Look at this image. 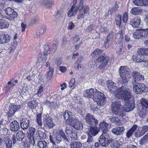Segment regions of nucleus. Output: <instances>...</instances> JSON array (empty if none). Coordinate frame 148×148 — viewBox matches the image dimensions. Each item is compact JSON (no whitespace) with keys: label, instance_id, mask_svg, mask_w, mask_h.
I'll use <instances>...</instances> for the list:
<instances>
[{"label":"nucleus","instance_id":"60","mask_svg":"<svg viewBox=\"0 0 148 148\" xmlns=\"http://www.w3.org/2000/svg\"><path fill=\"white\" fill-rule=\"evenodd\" d=\"M139 85L138 88H140V90L141 92V93L144 92L146 89V86L143 84H139Z\"/></svg>","mask_w":148,"mask_h":148},{"label":"nucleus","instance_id":"11","mask_svg":"<svg viewBox=\"0 0 148 148\" xmlns=\"http://www.w3.org/2000/svg\"><path fill=\"white\" fill-rule=\"evenodd\" d=\"M114 84H115L111 80H109L108 81H107V85L108 90L114 93L116 97V92L118 90L120 89L123 86H127L125 85H124V84H122V86L115 90L116 89V86H115Z\"/></svg>","mask_w":148,"mask_h":148},{"label":"nucleus","instance_id":"35","mask_svg":"<svg viewBox=\"0 0 148 148\" xmlns=\"http://www.w3.org/2000/svg\"><path fill=\"white\" fill-rule=\"evenodd\" d=\"M139 143L142 145H145L148 143V133L140 140Z\"/></svg>","mask_w":148,"mask_h":148},{"label":"nucleus","instance_id":"3","mask_svg":"<svg viewBox=\"0 0 148 148\" xmlns=\"http://www.w3.org/2000/svg\"><path fill=\"white\" fill-rule=\"evenodd\" d=\"M85 97L91 98L100 106H103L106 102V97L103 93L99 91L96 89L91 88L86 90L84 93Z\"/></svg>","mask_w":148,"mask_h":148},{"label":"nucleus","instance_id":"47","mask_svg":"<svg viewBox=\"0 0 148 148\" xmlns=\"http://www.w3.org/2000/svg\"><path fill=\"white\" fill-rule=\"evenodd\" d=\"M123 43H117L116 46V51L118 54L120 53L122 51L123 47Z\"/></svg>","mask_w":148,"mask_h":148},{"label":"nucleus","instance_id":"57","mask_svg":"<svg viewBox=\"0 0 148 148\" xmlns=\"http://www.w3.org/2000/svg\"><path fill=\"white\" fill-rule=\"evenodd\" d=\"M88 66L90 68H92L94 66H96V62L94 59H92L91 60L89 61L88 64Z\"/></svg>","mask_w":148,"mask_h":148},{"label":"nucleus","instance_id":"48","mask_svg":"<svg viewBox=\"0 0 148 148\" xmlns=\"http://www.w3.org/2000/svg\"><path fill=\"white\" fill-rule=\"evenodd\" d=\"M54 3L52 1L45 0L43 1V4L47 8H49L54 5Z\"/></svg>","mask_w":148,"mask_h":148},{"label":"nucleus","instance_id":"56","mask_svg":"<svg viewBox=\"0 0 148 148\" xmlns=\"http://www.w3.org/2000/svg\"><path fill=\"white\" fill-rule=\"evenodd\" d=\"M53 72V69H51L49 72H47L46 76V77L47 80H50L51 78Z\"/></svg>","mask_w":148,"mask_h":148},{"label":"nucleus","instance_id":"51","mask_svg":"<svg viewBox=\"0 0 148 148\" xmlns=\"http://www.w3.org/2000/svg\"><path fill=\"white\" fill-rule=\"evenodd\" d=\"M133 3L135 5L138 6H142L144 5L143 0H132Z\"/></svg>","mask_w":148,"mask_h":148},{"label":"nucleus","instance_id":"8","mask_svg":"<svg viewBox=\"0 0 148 148\" xmlns=\"http://www.w3.org/2000/svg\"><path fill=\"white\" fill-rule=\"evenodd\" d=\"M109 60V58L107 56H101L98 57L96 61L100 63L99 68L100 69H103L106 67Z\"/></svg>","mask_w":148,"mask_h":148},{"label":"nucleus","instance_id":"52","mask_svg":"<svg viewBox=\"0 0 148 148\" xmlns=\"http://www.w3.org/2000/svg\"><path fill=\"white\" fill-rule=\"evenodd\" d=\"M102 50H99V49H96L95 51L91 53V56L93 57H95L97 55L100 54L102 52Z\"/></svg>","mask_w":148,"mask_h":148},{"label":"nucleus","instance_id":"49","mask_svg":"<svg viewBox=\"0 0 148 148\" xmlns=\"http://www.w3.org/2000/svg\"><path fill=\"white\" fill-rule=\"evenodd\" d=\"M29 134H30V136L32 137V139H33L34 138L35 134H36V129L32 127H31L29 128Z\"/></svg>","mask_w":148,"mask_h":148},{"label":"nucleus","instance_id":"54","mask_svg":"<svg viewBox=\"0 0 148 148\" xmlns=\"http://www.w3.org/2000/svg\"><path fill=\"white\" fill-rule=\"evenodd\" d=\"M74 130L71 127H66L65 132L68 136H69Z\"/></svg>","mask_w":148,"mask_h":148},{"label":"nucleus","instance_id":"37","mask_svg":"<svg viewBox=\"0 0 148 148\" xmlns=\"http://www.w3.org/2000/svg\"><path fill=\"white\" fill-rule=\"evenodd\" d=\"M65 14L63 10H60L57 12V14L56 15V17L57 20H60L62 19Z\"/></svg>","mask_w":148,"mask_h":148},{"label":"nucleus","instance_id":"17","mask_svg":"<svg viewBox=\"0 0 148 148\" xmlns=\"http://www.w3.org/2000/svg\"><path fill=\"white\" fill-rule=\"evenodd\" d=\"M44 51L43 52V54H39V60L40 61L42 60L43 61L45 60L47 58V55L48 54L51 53L50 51L48 50L49 49V46L47 45H45Z\"/></svg>","mask_w":148,"mask_h":148},{"label":"nucleus","instance_id":"50","mask_svg":"<svg viewBox=\"0 0 148 148\" xmlns=\"http://www.w3.org/2000/svg\"><path fill=\"white\" fill-rule=\"evenodd\" d=\"M115 20L116 25L120 26L121 22V16L120 15H116L115 17Z\"/></svg>","mask_w":148,"mask_h":148},{"label":"nucleus","instance_id":"9","mask_svg":"<svg viewBox=\"0 0 148 148\" xmlns=\"http://www.w3.org/2000/svg\"><path fill=\"white\" fill-rule=\"evenodd\" d=\"M85 120L87 123L91 125H96L98 123L97 120L89 113L86 114Z\"/></svg>","mask_w":148,"mask_h":148},{"label":"nucleus","instance_id":"15","mask_svg":"<svg viewBox=\"0 0 148 148\" xmlns=\"http://www.w3.org/2000/svg\"><path fill=\"white\" fill-rule=\"evenodd\" d=\"M132 75L134 80L132 82L133 85L137 84V82L139 81H143L144 80V76L137 72H133Z\"/></svg>","mask_w":148,"mask_h":148},{"label":"nucleus","instance_id":"16","mask_svg":"<svg viewBox=\"0 0 148 148\" xmlns=\"http://www.w3.org/2000/svg\"><path fill=\"white\" fill-rule=\"evenodd\" d=\"M43 121L49 128H52L54 125L53 120L51 118L49 117L48 114L44 116Z\"/></svg>","mask_w":148,"mask_h":148},{"label":"nucleus","instance_id":"7","mask_svg":"<svg viewBox=\"0 0 148 148\" xmlns=\"http://www.w3.org/2000/svg\"><path fill=\"white\" fill-rule=\"evenodd\" d=\"M49 140L53 144L55 143H59L62 140V139L56 130H53V132L51 133L49 136Z\"/></svg>","mask_w":148,"mask_h":148},{"label":"nucleus","instance_id":"25","mask_svg":"<svg viewBox=\"0 0 148 148\" xmlns=\"http://www.w3.org/2000/svg\"><path fill=\"white\" fill-rule=\"evenodd\" d=\"M70 125H73L74 127L77 130L82 129L83 128V125L82 123L77 119H75V121L73 123L69 124Z\"/></svg>","mask_w":148,"mask_h":148},{"label":"nucleus","instance_id":"29","mask_svg":"<svg viewBox=\"0 0 148 148\" xmlns=\"http://www.w3.org/2000/svg\"><path fill=\"white\" fill-rule=\"evenodd\" d=\"M137 127L138 126L137 125H134L126 133L127 137L129 138L131 136Z\"/></svg>","mask_w":148,"mask_h":148},{"label":"nucleus","instance_id":"27","mask_svg":"<svg viewBox=\"0 0 148 148\" xmlns=\"http://www.w3.org/2000/svg\"><path fill=\"white\" fill-rule=\"evenodd\" d=\"M109 144H110L111 148H117L119 145L118 142L116 140H111L110 139V136L108 138Z\"/></svg>","mask_w":148,"mask_h":148},{"label":"nucleus","instance_id":"4","mask_svg":"<svg viewBox=\"0 0 148 148\" xmlns=\"http://www.w3.org/2000/svg\"><path fill=\"white\" fill-rule=\"evenodd\" d=\"M110 125L105 121L101 122L99 125V129L103 131L99 140L102 147H107L109 145L108 138L110 136L108 130L110 128Z\"/></svg>","mask_w":148,"mask_h":148},{"label":"nucleus","instance_id":"13","mask_svg":"<svg viewBox=\"0 0 148 148\" xmlns=\"http://www.w3.org/2000/svg\"><path fill=\"white\" fill-rule=\"evenodd\" d=\"M5 13L8 15L10 16V20H13L16 18L18 14L12 9L8 7L4 10Z\"/></svg>","mask_w":148,"mask_h":148},{"label":"nucleus","instance_id":"59","mask_svg":"<svg viewBox=\"0 0 148 148\" xmlns=\"http://www.w3.org/2000/svg\"><path fill=\"white\" fill-rule=\"evenodd\" d=\"M58 44V43L57 42H54L53 45L52 47L51 51L50 50H49L50 48H49V49H48V50L50 51L51 52V53H54L55 51H56L57 49V45Z\"/></svg>","mask_w":148,"mask_h":148},{"label":"nucleus","instance_id":"33","mask_svg":"<svg viewBox=\"0 0 148 148\" xmlns=\"http://www.w3.org/2000/svg\"><path fill=\"white\" fill-rule=\"evenodd\" d=\"M46 27L45 26H43L39 30L36 32V34L38 37H40L46 31Z\"/></svg>","mask_w":148,"mask_h":148},{"label":"nucleus","instance_id":"41","mask_svg":"<svg viewBox=\"0 0 148 148\" xmlns=\"http://www.w3.org/2000/svg\"><path fill=\"white\" fill-rule=\"evenodd\" d=\"M143 132L140 127H139L134 133V135L136 137H140L144 135Z\"/></svg>","mask_w":148,"mask_h":148},{"label":"nucleus","instance_id":"39","mask_svg":"<svg viewBox=\"0 0 148 148\" xmlns=\"http://www.w3.org/2000/svg\"><path fill=\"white\" fill-rule=\"evenodd\" d=\"M36 119L38 125L41 127L42 125L41 114H38L36 116Z\"/></svg>","mask_w":148,"mask_h":148},{"label":"nucleus","instance_id":"63","mask_svg":"<svg viewBox=\"0 0 148 148\" xmlns=\"http://www.w3.org/2000/svg\"><path fill=\"white\" fill-rule=\"evenodd\" d=\"M128 14L127 12L125 13L123 16V22L125 23H126L128 20Z\"/></svg>","mask_w":148,"mask_h":148},{"label":"nucleus","instance_id":"34","mask_svg":"<svg viewBox=\"0 0 148 148\" xmlns=\"http://www.w3.org/2000/svg\"><path fill=\"white\" fill-rule=\"evenodd\" d=\"M38 105L37 101L36 100H33L27 103V105L29 108H31V109H33L35 108Z\"/></svg>","mask_w":148,"mask_h":148},{"label":"nucleus","instance_id":"55","mask_svg":"<svg viewBox=\"0 0 148 148\" xmlns=\"http://www.w3.org/2000/svg\"><path fill=\"white\" fill-rule=\"evenodd\" d=\"M133 88L134 91L135 93L137 94H139L141 93V92L140 91V88H138V87L139 86V84H138L137 85L134 84L133 85Z\"/></svg>","mask_w":148,"mask_h":148},{"label":"nucleus","instance_id":"23","mask_svg":"<svg viewBox=\"0 0 148 148\" xmlns=\"http://www.w3.org/2000/svg\"><path fill=\"white\" fill-rule=\"evenodd\" d=\"M140 19L139 17H136L131 20L130 24L133 27H137L140 24Z\"/></svg>","mask_w":148,"mask_h":148},{"label":"nucleus","instance_id":"5","mask_svg":"<svg viewBox=\"0 0 148 148\" xmlns=\"http://www.w3.org/2000/svg\"><path fill=\"white\" fill-rule=\"evenodd\" d=\"M119 74L121 77L119 83H123L126 86L128 81V78L130 74V69L126 66H121L119 69Z\"/></svg>","mask_w":148,"mask_h":148},{"label":"nucleus","instance_id":"18","mask_svg":"<svg viewBox=\"0 0 148 148\" xmlns=\"http://www.w3.org/2000/svg\"><path fill=\"white\" fill-rule=\"evenodd\" d=\"M141 104L138 105V112L139 115L140 117L143 118H144L147 114V109L141 106Z\"/></svg>","mask_w":148,"mask_h":148},{"label":"nucleus","instance_id":"24","mask_svg":"<svg viewBox=\"0 0 148 148\" xmlns=\"http://www.w3.org/2000/svg\"><path fill=\"white\" fill-rule=\"evenodd\" d=\"M115 38L117 40V43H123V30H120L115 36Z\"/></svg>","mask_w":148,"mask_h":148},{"label":"nucleus","instance_id":"26","mask_svg":"<svg viewBox=\"0 0 148 148\" xmlns=\"http://www.w3.org/2000/svg\"><path fill=\"white\" fill-rule=\"evenodd\" d=\"M99 131L98 128L96 127H90L88 134H92L94 136L98 134Z\"/></svg>","mask_w":148,"mask_h":148},{"label":"nucleus","instance_id":"44","mask_svg":"<svg viewBox=\"0 0 148 148\" xmlns=\"http://www.w3.org/2000/svg\"><path fill=\"white\" fill-rule=\"evenodd\" d=\"M37 144L40 148H45L47 146V143L44 140L38 141Z\"/></svg>","mask_w":148,"mask_h":148},{"label":"nucleus","instance_id":"40","mask_svg":"<svg viewBox=\"0 0 148 148\" xmlns=\"http://www.w3.org/2000/svg\"><path fill=\"white\" fill-rule=\"evenodd\" d=\"M113 36V33L112 32H110L108 34L106 39V41L105 43V47L106 48L108 42L110 41L112 39Z\"/></svg>","mask_w":148,"mask_h":148},{"label":"nucleus","instance_id":"45","mask_svg":"<svg viewBox=\"0 0 148 148\" xmlns=\"http://www.w3.org/2000/svg\"><path fill=\"white\" fill-rule=\"evenodd\" d=\"M45 86V84H40V86L38 87V91L36 94L39 97L41 96L42 92L43 90V88Z\"/></svg>","mask_w":148,"mask_h":148},{"label":"nucleus","instance_id":"28","mask_svg":"<svg viewBox=\"0 0 148 148\" xmlns=\"http://www.w3.org/2000/svg\"><path fill=\"white\" fill-rule=\"evenodd\" d=\"M45 134L41 131L40 130H37L36 131L34 138L39 139V138H45Z\"/></svg>","mask_w":148,"mask_h":148},{"label":"nucleus","instance_id":"30","mask_svg":"<svg viewBox=\"0 0 148 148\" xmlns=\"http://www.w3.org/2000/svg\"><path fill=\"white\" fill-rule=\"evenodd\" d=\"M70 145L71 148H81L82 146V144L77 141L71 142Z\"/></svg>","mask_w":148,"mask_h":148},{"label":"nucleus","instance_id":"12","mask_svg":"<svg viewBox=\"0 0 148 148\" xmlns=\"http://www.w3.org/2000/svg\"><path fill=\"white\" fill-rule=\"evenodd\" d=\"M146 29H142L138 30L134 32L132 34V36L136 39H139L142 38V37H146Z\"/></svg>","mask_w":148,"mask_h":148},{"label":"nucleus","instance_id":"38","mask_svg":"<svg viewBox=\"0 0 148 148\" xmlns=\"http://www.w3.org/2000/svg\"><path fill=\"white\" fill-rule=\"evenodd\" d=\"M9 23L6 20L3 19H0V28L7 27Z\"/></svg>","mask_w":148,"mask_h":148},{"label":"nucleus","instance_id":"31","mask_svg":"<svg viewBox=\"0 0 148 148\" xmlns=\"http://www.w3.org/2000/svg\"><path fill=\"white\" fill-rule=\"evenodd\" d=\"M140 103L138 104H141L140 106L143 107L146 109H148V100L146 99H142L140 100Z\"/></svg>","mask_w":148,"mask_h":148},{"label":"nucleus","instance_id":"14","mask_svg":"<svg viewBox=\"0 0 148 148\" xmlns=\"http://www.w3.org/2000/svg\"><path fill=\"white\" fill-rule=\"evenodd\" d=\"M21 107L20 105H16L13 104L10 105L8 108V111L7 112L8 117L12 116L15 112L19 109Z\"/></svg>","mask_w":148,"mask_h":148},{"label":"nucleus","instance_id":"19","mask_svg":"<svg viewBox=\"0 0 148 148\" xmlns=\"http://www.w3.org/2000/svg\"><path fill=\"white\" fill-rule=\"evenodd\" d=\"M125 129L123 126L117 127L112 130V132L116 135H119L122 134L125 131Z\"/></svg>","mask_w":148,"mask_h":148},{"label":"nucleus","instance_id":"22","mask_svg":"<svg viewBox=\"0 0 148 148\" xmlns=\"http://www.w3.org/2000/svg\"><path fill=\"white\" fill-rule=\"evenodd\" d=\"M10 36L8 34L2 35L0 36V44L8 43L10 40Z\"/></svg>","mask_w":148,"mask_h":148},{"label":"nucleus","instance_id":"42","mask_svg":"<svg viewBox=\"0 0 148 148\" xmlns=\"http://www.w3.org/2000/svg\"><path fill=\"white\" fill-rule=\"evenodd\" d=\"M16 136L18 138L17 139H18L19 141H21L24 138L25 134L22 131H19L16 134Z\"/></svg>","mask_w":148,"mask_h":148},{"label":"nucleus","instance_id":"2","mask_svg":"<svg viewBox=\"0 0 148 148\" xmlns=\"http://www.w3.org/2000/svg\"><path fill=\"white\" fill-rule=\"evenodd\" d=\"M83 0H80L79 3L77 0H74L71 4V6L67 15L68 16L71 17L75 15L79 9L77 19H82L84 18L85 14L89 12V8L87 5L83 6Z\"/></svg>","mask_w":148,"mask_h":148},{"label":"nucleus","instance_id":"61","mask_svg":"<svg viewBox=\"0 0 148 148\" xmlns=\"http://www.w3.org/2000/svg\"><path fill=\"white\" fill-rule=\"evenodd\" d=\"M134 61L136 62L140 63V56L137 55H134L132 56Z\"/></svg>","mask_w":148,"mask_h":148},{"label":"nucleus","instance_id":"21","mask_svg":"<svg viewBox=\"0 0 148 148\" xmlns=\"http://www.w3.org/2000/svg\"><path fill=\"white\" fill-rule=\"evenodd\" d=\"M10 124V130L11 131L16 132L19 129V123L16 121H12Z\"/></svg>","mask_w":148,"mask_h":148},{"label":"nucleus","instance_id":"53","mask_svg":"<svg viewBox=\"0 0 148 148\" xmlns=\"http://www.w3.org/2000/svg\"><path fill=\"white\" fill-rule=\"evenodd\" d=\"M17 80L15 79H13L10 82H8V84L9 88H12L15 85V84L17 82Z\"/></svg>","mask_w":148,"mask_h":148},{"label":"nucleus","instance_id":"62","mask_svg":"<svg viewBox=\"0 0 148 148\" xmlns=\"http://www.w3.org/2000/svg\"><path fill=\"white\" fill-rule=\"evenodd\" d=\"M37 78L38 79V84H45L42 76L39 74L37 77Z\"/></svg>","mask_w":148,"mask_h":148},{"label":"nucleus","instance_id":"20","mask_svg":"<svg viewBox=\"0 0 148 148\" xmlns=\"http://www.w3.org/2000/svg\"><path fill=\"white\" fill-rule=\"evenodd\" d=\"M30 121L29 118L22 119L20 121V125L23 130L27 129L29 125Z\"/></svg>","mask_w":148,"mask_h":148},{"label":"nucleus","instance_id":"1","mask_svg":"<svg viewBox=\"0 0 148 148\" xmlns=\"http://www.w3.org/2000/svg\"><path fill=\"white\" fill-rule=\"evenodd\" d=\"M116 97L121 99L123 102H125L123 106V109L126 112L132 110L135 107V105L131 101H133V98L130 90L127 86H123L120 89L118 90L115 93Z\"/></svg>","mask_w":148,"mask_h":148},{"label":"nucleus","instance_id":"46","mask_svg":"<svg viewBox=\"0 0 148 148\" xmlns=\"http://www.w3.org/2000/svg\"><path fill=\"white\" fill-rule=\"evenodd\" d=\"M88 137L87 141L85 143V145H88L92 144L93 143V140L92 136L89 134H88Z\"/></svg>","mask_w":148,"mask_h":148},{"label":"nucleus","instance_id":"36","mask_svg":"<svg viewBox=\"0 0 148 148\" xmlns=\"http://www.w3.org/2000/svg\"><path fill=\"white\" fill-rule=\"evenodd\" d=\"M140 63L142 62L145 66L148 65V58L144 56H140Z\"/></svg>","mask_w":148,"mask_h":148},{"label":"nucleus","instance_id":"32","mask_svg":"<svg viewBox=\"0 0 148 148\" xmlns=\"http://www.w3.org/2000/svg\"><path fill=\"white\" fill-rule=\"evenodd\" d=\"M142 10L138 7H134L132 9L131 13L133 15H136L140 14Z\"/></svg>","mask_w":148,"mask_h":148},{"label":"nucleus","instance_id":"43","mask_svg":"<svg viewBox=\"0 0 148 148\" xmlns=\"http://www.w3.org/2000/svg\"><path fill=\"white\" fill-rule=\"evenodd\" d=\"M5 144L7 148H11L12 142L11 140L9 138L7 137L5 140Z\"/></svg>","mask_w":148,"mask_h":148},{"label":"nucleus","instance_id":"6","mask_svg":"<svg viewBox=\"0 0 148 148\" xmlns=\"http://www.w3.org/2000/svg\"><path fill=\"white\" fill-rule=\"evenodd\" d=\"M63 117L67 125L72 124L75 121V115L71 112L67 110L63 113Z\"/></svg>","mask_w":148,"mask_h":148},{"label":"nucleus","instance_id":"64","mask_svg":"<svg viewBox=\"0 0 148 148\" xmlns=\"http://www.w3.org/2000/svg\"><path fill=\"white\" fill-rule=\"evenodd\" d=\"M69 137L74 140L76 139L77 138V133L75 132L74 130L71 134V135H70Z\"/></svg>","mask_w":148,"mask_h":148},{"label":"nucleus","instance_id":"58","mask_svg":"<svg viewBox=\"0 0 148 148\" xmlns=\"http://www.w3.org/2000/svg\"><path fill=\"white\" fill-rule=\"evenodd\" d=\"M59 134L63 138L64 140L66 141L67 142H69V139L66 136L64 132L62 130H59Z\"/></svg>","mask_w":148,"mask_h":148},{"label":"nucleus","instance_id":"10","mask_svg":"<svg viewBox=\"0 0 148 148\" xmlns=\"http://www.w3.org/2000/svg\"><path fill=\"white\" fill-rule=\"evenodd\" d=\"M121 104L120 101L113 102L112 105V112L116 115L121 114Z\"/></svg>","mask_w":148,"mask_h":148}]
</instances>
